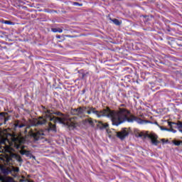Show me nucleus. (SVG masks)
Wrapping results in <instances>:
<instances>
[{"label":"nucleus","instance_id":"1a4fd4ad","mask_svg":"<svg viewBox=\"0 0 182 182\" xmlns=\"http://www.w3.org/2000/svg\"><path fill=\"white\" fill-rule=\"evenodd\" d=\"M98 127L101 129H107V127H109V124L107 123H103L102 122H98V124H97Z\"/></svg>","mask_w":182,"mask_h":182},{"label":"nucleus","instance_id":"f03ea898","mask_svg":"<svg viewBox=\"0 0 182 182\" xmlns=\"http://www.w3.org/2000/svg\"><path fill=\"white\" fill-rule=\"evenodd\" d=\"M30 135L22 136L21 135L9 133L6 135V137L3 138L0 141V151L1 153H11L13 149H21L20 153L22 156H26L30 159L35 160V156L32 155L30 151L25 149V146L23 144H29L34 141H38L41 139L45 137V132L43 130H31ZM32 139V140H31Z\"/></svg>","mask_w":182,"mask_h":182},{"label":"nucleus","instance_id":"aec40b11","mask_svg":"<svg viewBox=\"0 0 182 182\" xmlns=\"http://www.w3.org/2000/svg\"><path fill=\"white\" fill-rule=\"evenodd\" d=\"M160 129H161V130H165L166 132H171V129H168V128H164L163 127H160Z\"/></svg>","mask_w":182,"mask_h":182},{"label":"nucleus","instance_id":"c85d7f7f","mask_svg":"<svg viewBox=\"0 0 182 182\" xmlns=\"http://www.w3.org/2000/svg\"><path fill=\"white\" fill-rule=\"evenodd\" d=\"M25 132H26L27 131H26V129H25V131H24Z\"/></svg>","mask_w":182,"mask_h":182},{"label":"nucleus","instance_id":"a211bd4d","mask_svg":"<svg viewBox=\"0 0 182 182\" xmlns=\"http://www.w3.org/2000/svg\"><path fill=\"white\" fill-rule=\"evenodd\" d=\"M73 5H74V6H82L83 4L77 3V2H73Z\"/></svg>","mask_w":182,"mask_h":182},{"label":"nucleus","instance_id":"6ab92c4d","mask_svg":"<svg viewBox=\"0 0 182 182\" xmlns=\"http://www.w3.org/2000/svg\"><path fill=\"white\" fill-rule=\"evenodd\" d=\"M173 144H175V146H180V144H181V141H173Z\"/></svg>","mask_w":182,"mask_h":182},{"label":"nucleus","instance_id":"6e6552de","mask_svg":"<svg viewBox=\"0 0 182 182\" xmlns=\"http://www.w3.org/2000/svg\"><path fill=\"white\" fill-rule=\"evenodd\" d=\"M11 156L12 159H15V160H16L19 163H22V161H23L22 158L21 157V156H19L18 154H11Z\"/></svg>","mask_w":182,"mask_h":182},{"label":"nucleus","instance_id":"0eeeda50","mask_svg":"<svg viewBox=\"0 0 182 182\" xmlns=\"http://www.w3.org/2000/svg\"><path fill=\"white\" fill-rule=\"evenodd\" d=\"M129 136V132L126 130H122L119 132L117 133V136L119 137V139H121V140H123L124 139H126Z\"/></svg>","mask_w":182,"mask_h":182},{"label":"nucleus","instance_id":"9d476101","mask_svg":"<svg viewBox=\"0 0 182 182\" xmlns=\"http://www.w3.org/2000/svg\"><path fill=\"white\" fill-rule=\"evenodd\" d=\"M110 21L113 22V23L117 26H120V25H122V21H119V19L117 18H114V19L110 18Z\"/></svg>","mask_w":182,"mask_h":182},{"label":"nucleus","instance_id":"4468645a","mask_svg":"<svg viewBox=\"0 0 182 182\" xmlns=\"http://www.w3.org/2000/svg\"><path fill=\"white\" fill-rule=\"evenodd\" d=\"M8 132H6V130H4L3 132H0V139L1 140H2L3 139H4V137H6V134H8Z\"/></svg>","mask_w":182,"mask_h":182},{"label":"nucleus","instance_id":"a878e982","mask_svg":"<svg viewBox=\"0 0 182 182\" xmlns=\"http://www.w3.org/2000/svg\"><path fill=\"white\" fill-rule=\"evenodd\" d=\"M56 38H57L58 39H60V36H57Z\"/></svg>","mask_w":182,"mask_h":182},{"label":"nucleus","instance_id":"f257e3e1","mask_svg":"<svg viewBox=\"0 0 182 182\" xmlns=\"http://www.w3.org/2000/svg\"><path fill=\"white\" fill-rule=\"evenodd\" d=\"M85 113L87 114H95L97 117H109L111 119L113 126H119L122 123L124 122H128V123H133V122H136L138 124H144L147 123V121L143 120L134 115H132L130 112L127 111L126 109H120L119 111L111 110L107 108L101 111L96 110V108L92 107H79L77 109H71V114L79 116L80 117H85Z\"/></svg>","mask_w":182,"mask_h":182},{"label":"nucleus","instance_id":"ddd939ff","mask_svg":"<svg viewBox=\"0 0 182 182\" xmlns=\"http://www.w3.org/2000/svg\"><path fill=\"white\" fill-rule=\"evenodd\" d=\"M168 124L169 127L171 128V129H169V130H171L170 132H173V133H176V130L173 129V124H177V123L168 122Z\"/></svg>","mask_w":182,"mask_h":182},{"label":"nucleus","instance_id":"7ed1b4c3","mask_svg":"<svg viewBox=\"0 0 182 182\" xmlns=\"http://www.w3.org/2000/svg\"><path fill=\"white\" fill-rule=\"evenodd\" d=\"M43 117H40L33 121V126H42L46 124V122H53V123H60V124H66L70 127H75L77 122L75 121V118H69V117L63 115L61 117L53 116V112L43 107Z\"/></svg>","mask_w":182,"mask_h":182},{"label":"nucleus","instance_id":"5701e85b","mask_svg":"<svg viewBox=\"0 0 182 182\" xmlns=\"http://www.w3.org/2000/svg\"><path fill=\"white\" fill-rule=\"evenodd\" d=\"M5 180V177L0 175V181H4Z\"/></svg>","mask_w":182,"mask_h":182},{"label":"nucleus","instance_id":"20e7f679","mask_svg":"<svg viewBox=\"0 0 182 182\" xmlns=\"http://www.w3.org/2000/svg\"><path fill=\"white\" fill-rule=\"evenodd\" d=\"M144 137H148V139H150L151 143L154 146H158L160 143V141L157 140L159 136L154 133L149 134V132H146L145 134H144Z\"/></svg>","mask_w":182,"mask_h":182},{"label":"nucleus","instance_id":"4be33fe9","mask_svg":"<svg viewBox=\"0 0 182 182\" xmlns=\"http://www.w3.org/2000/svg\"><path fill=\"white\" fill-rule=\"evenodd\" d=\"M87 123H89V124L92 126L93 124V121L92 120V119H87Z\"/></svg>","mask_w":182,"mask_h":182},{"label":"nucleus","instance_id":"2eb2a0df","mask_svg":"<svg viewBox=\"0 0 182 182\" xmlns=\"http://www.w3.org/2000/svg\"><path fill=\"white\" fill-rule=\"evenodd\" d=\"M51 31L52 32H54V33H56L57 32H58V33H62V32H63V30L60 28H53Z\"/></svg>","mask_w":182,"mask_h":182},{"label":"nucleus","instance_id":"f8f14e48","mask_svg":"<svg viewBox=\"0 0 182 182\" xmlns=\"http://www.w3.org/2000/svg\"><path fill=\"white\" fill-rule=\"evenodd\" d=\"M1 173H3V174H5L6 176H8V174L12 173V171H11L8 168H3V169H1Z\"/></svg>","mask_w":182,"mask_h":182},{"label":"nucleus","instance_id":"cd10ccee","mask_svg":"<svg viewBox=\"0 0 182 182\" xmlns=\"http://www.w3.org/2000/svg\"><path fill=\"white\" fill-rule=\"evenodd\" d=\"M8 160H9H9H11V158H9Z\"/></svg>","mask_w":182,"mask_h":182},{"label":"nucleus","instance_id":"dca6fc26","mask_svg":"<svg viewBox=\"0 0 182 182\" xmlns=\"http://www.w3.org/2000/svg\"><path fill=\"white\" fill-rule=\"evenodd\" d=\"M10 171H11V173H12V171H14V173H19V168L12 166L11 170H10Z\"/></svg>","mask_w":182,"mask_h":182},{"label":"nucleus","instance_id":"393cba45","mask_svg":"<svg viewBox=\"0 0 182 182\" xmlns=\"http://www.w3.org/2000/svg\"><path fill=\"white\" fill-rule=\"evenodd\" d=\"M1 182H9V181L5 179L4 181H1Z\"/></svg>","mask_w":182,"mask_h":182},{"label":"nucleus","instance_id":"39448f33","mask_svg":"<svg viewBox=\"0 0 182 182\" xmlns=\"http://www.w3.org/2000/svg\"><path fill=\"white\" fill-rule=\"evenodd\" d=\"M14 132L16 133H20V132H22V129L23 127H26V124L22 123V122L19 120H16L14 122Z\"/></svg>","mask_w":182,"mask_h":182},{"label":"nucleus","instance_id":"412c9836","mask_svg":"<svg viewBox=\"0 0 182 182\" xmlns=\"http://www.w3.org/2000/svg\"><path fill=\"white\" fill-rule=\"evenodd\" d=\"M176 125L178 126V129H182V122H178V123H176Z\"/></svg>","mask_w":182,"mask_h":182},{"label":"nucleus","instance_id":"9b49d317","mask_svg":"<svg viewBox=\"0 0 182 182\" xmlns=\"http://www.w3.org/2000/svg\"><path fill=\"white\" fill-rule=\"evenodd\" d=\"M48 130H51L52 132H56V125L53 124L52 122L48 123Z\"/></svg>","mask_w":182,"mask_h":182},{"label":"nucleus","instance_id":"b1692460","mask_svg":"<svg viewBox=\"0 0 182 182\" xmlns=\"http://www.w3.org/2000/svg\"><path fill=\"white\" fill-rule=\"evenodd\" d=\"M143 136H144V134H143V133H140V134H139V137H143Z\"/></svg>","mask_w":182,"mask_h":182},{"label":"nucleus","instance_id":"f3484780","mask_svg":"<svg viewBox=\"0 0 182 182\" xmlns=\"http://www.w3.org/2000/svg\"><path fill=\"white\" fill-rule=\"evenodd\" d=\"M2 23H4L5 25H14V23L11 21H2Z\"/></svg>","mask_w":182,"mask_h":182},{"label":"nucleus","instance_id":"423d86ee","mask_svg":"<svg viewBox=\"0 0 182 182\" xmlns=\"http://www.w3.org/2000/svg\"><path fill=\"white\" fill-rule=\"evenodd\" d=\"M7 114L8 113L6 112L0 113V126H2V124H6V122L9 120V118H6Z\"/></svg>","mask_w":182,"mask_h":182},{"label":"nucleus","instance_id":"bb28decb","mask_svg":"<svg viewBox=\"0 0 182 182\" xmlns=\"http://www.w3.org/2000/svg\"><path fill=\"white\" fill-rule=\"evenodd\" d=\"M164 141H165L164 139H161V141H162L163 143H164Z\"/></svg>","mask_w":182,"mask_h":182}]
</instances>
